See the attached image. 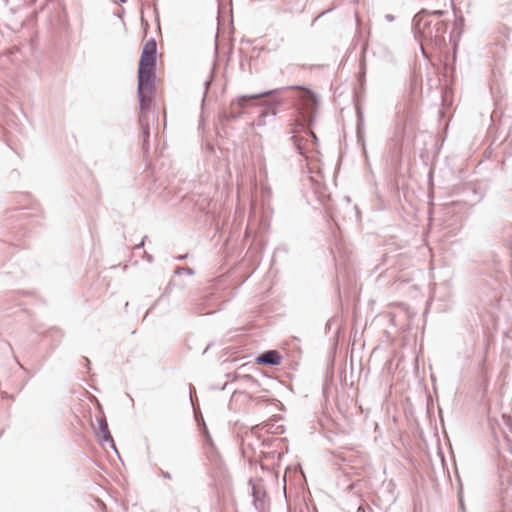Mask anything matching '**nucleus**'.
I'll list each match as a JSON object with an SVG mask.
<instances>
[{"instance_id": "nucleus-14", "label": "nucleus", "mask_w": 512, "mask_h": 512, "mask_svg": "<svg viewBox=\"0 0 512 512\" xmlns=\"http://www.w3.org/2000/svg\"><path fill=\"white\" fill-rule=\"evenodd\" d=\"M365 73H366L365 63L361 62L360 63V72H359V81L360 82H362V80L364 79Z\"/></svg>"}, {"instance_id": "nucleus-29", "label": "nucleus", "mask_w": 512, "mask_h": 512, "mask_svg": "<svg viewBox=\"0 0 512 512\" xmlns=\"http://www.w3.org/2000/svg\"><path fill=\"white\" fill-rule=\"evenodd\" d=\"M155 119H156V116L153 114L152 121H154Z\"/></svg>"}, {"instance_id": "nucleus-10", "label": "nucleus", "mask_w": 512, "mask_h": 512, "mask_svg": "<svg viewBox=\"0 0 512 512\" xmlns=\"http://www.w3.org/2000/svg\"><path fill=\"white\" fill-rule=\"evenodd\" d=\"M464 30V17L459 16L455 18L453 30L450 32V42L456 45V39H459Z\"/></svg>"}, {"instance_id": "nucleus-7", "label": "nucleus", "mask_w": 512, "mask_h": 512, "mask_svg": "<svg viewBox=\"0 0 512 512\" xmlns=\"http://www.w3.org/2000/svg\"><path fill=\"white\" fill-rule=\"evenodd\" d=\"M157 55V43L155 39L151 38L149 39L143 49L139 60L138 66H146V67H153L156 68V59Z\"/></svg>"}, {"instance_id": "nucleus-30", "label": "nucleus", "mask_w": 512, "mask_h": 512, "mask_svg": "<svg viewBox=\"0 0 512 512\" xmlns=\"http://www.w3.org/2000/svg\"><path fill=\"white\" fill-rule=\"evenodd\" d=\"M119 1H120V2H122V3H125V2H126V0H119Z\"/></svg>"}, {"instance_id": "nucleus-5", "label": "nucleus", "mask_w": 512, "mask_h": 512, "mask_svg": "<svg viewBox=\"0 0 512 512\" xmlns=\"http://www.w3.org/2000/svg\"><path fill=\"white\" fill-rule=\"evenodd\" d=\"M156 68L138 66L137 93H153L155 90Z\"/></svg>"}, {"instance_id": "nucleus-12", "label": "nucleus", "mask_w": 512, "mask_h": 512, "mask_svg": "<svg viewBox=\"0 0 512 512\" xmlns=\"http://www.w3.org/2000/svg\"><path fill=\"white\" fill-rule=\"evenodd\" d=\"M200 430L202 432V434L205 436V441L207 444H210V445H213V441H212V438L209 434V431H208V428L205 424H203V427L200 426Z\"/></svg>"}, {"instance_id": "nucleus-24", "label": "nucleus", "mask_w": 512, "mask_h": 512, "mask_svg": "<svg viewBox=\"0 0 512 512\" xmlns=\"http://www.w3.org/2000/svg\"><path fill=\"white\" fill-rule=\"evenodd\" d=\"M85 361H86V366H87V367H89V365H90V360H89V359H87V358H85Z\"/></svg>"}, {"instance_id": "nucleus-21", "label": "nucleus", "mask_w": 512, "mask_h": 512, "mask_svg": "<svg viewBox=\"0 0 512 512\" xmlns=\"http://www.w3.org/2000/svg\"><path fill=\"white\" fill-rule=\"evenodd\" d=\"M192 385H189V390H190V399H191V402L193 403V399H192Z\"/></svg>"}, {"instance_id": "nucleus-3", "label": "nucleus", "mask_w": 512, "mask_h": 512, "mask_svg": "<svg viewBox=\"0 0 512 512\" xmlns=\"http://www.w3.org/2000/svg\"><path fill=\"white\" fill-rule=\"evenodd\" d=\"M448 24V21L438 17H425V13H417L412 21L415 38L434 48H441L445 44ZM421 50L425 54L423 43Z\"/></svg>"}, {"instance_id": "nucleus-16", "label": "nucleus", "mask_w": 512, "mask_h": 512, "mask_svg": "<svg viewBox=\"0 0 512 512\" xmlns=\"http://www.w3.org/2000/svg\"><path fill=\"white\" fill-rule=\"evenodd\" d=\"M161 476L163 478L169 479V480L172 478L171 474L169 472H167V471H164V470H161Z\"/></svg>"}, {"instance_id": "nucleus-6", "label": "nucleus", "mask_w": 512, "mask_h": 512, "mask_svg": "<svg viewBox=\"0 0 512 512\" xmlns=\"http://www.w3.org/2000/svg\"><path fill=\"white\" fill-rule=\"evenodd\" d=\"M249 485L251 486V495L255 509L258 512H265L268 508V500L263 481L250 479Z\"/></svg>"}, {"instance_id": "nucleus-25", "label": "nucleus", "mask_w": 512, "mask_h": 512, "mask_svg": "<svg viewBox=\"0 0 512 512\" xmlns=\"http://www.w3.org/2000/svg\"><path fill=\"white\" fill-rule=\"evenodd\" d=\"M17 363H18V365L20 366V368H21V369L26 370V369L24 368V366H23L19 361H17Z\"/></svg>"}, {"instance_id": "nucleus-17", "label": "nucleus", "mask_w": 512, "mask_h": 512, "mask_svg": "<svg viewBox=\"0 0 512 512\" xmlns=\"http://www.w3.org/2000/svg\"><path fill=\"white\" fill-rule=\"evenodd\" d=\"M145 239H146V236H145V237H143V239L141 240V242H140L139 244L135 245L134 249H140V248H142V247H143V245H144V241H145Z\"/></svg>"}, {"instance_id": "nucleus-8", "label": "nucleus", "mask_w": 512, "mask_h": 512, "mask_svg": "<svg viewBox=\"0 0 512 512\" xmlns=\"http://www.w3.org/2000/svg\"><path fill=\"white\" fill-rule=\"evenodd\" d=\"M281 360L282 355L277 350H267L256 358L258 364L269 366H277Z\"/></svg>"}, {"instance_id": "nucleus-18", "label": "nucleus", "mask_w": 512, "mask_h": 512, "mask_svg": "<svg viewBox=\"0 0 512 512\" xmlns=\"http://www.w3.org/2000/svg\"><path fill=\"white\" fill-rule=\"evenodd\" d=\"M459 508L461 509L462 512H465L464 502L461 497L459 498Z\"/></svg>"}, {"instance_id": "nucleus-20", "label": "nucleus", "mask_w": 512, "mask_h": 512, "mask_svg": "<svg viewBox=\"0 0 512 512\" xmlns=\"http://www.w3.org/2000/svg\"><path fill=\"white\" fill-rule=\"evenodd\" d=\"M385 18H386L388 21H390V22L394 20V16H393V15H390V14H387V15L385 16Z\"/></svg>"}, {"instance_id": "nucleus-27", "label": "nucleus", "mask_w": 512, "mask_h": 512, "mask_svg": "<svg viewBox=\"0 0 512 512\" xmlns=\"http://www.w3.org/2000/svg\"><path fill=\"white\" fill-rule=\"evenodd\" d=\"M321 15H324V12H321V14H318V16H316V19H319V17H321Z\"/></svg>"}, {"instance_id": "nucleus-28", "label": "nucleus", "mask_w": 512, "mask_h": 512, "mask_svg": "<svg viewBox=\"0 0 512 512\" xmlns=\"http://www.w3.org/2000/svg\"><path fill=\"white\" fill-rule=\"evenodd\" d=\"M321 15H324V12H321V14H318V16H316V19H319V17H321Z\"/></svg>"}, {"instance_id": "nucleus-9", "label": "nucleus", "mask_w": 512, "mask_h": 512, "mask_svg": "<svg viewBox=\"0 0 512 512\" xmlns=\"http://www.w3.org/2000/svg\"><path fill=\"white\" fill-rule=\"evenodd\" d=\"M99 432L101 434V437L99 438V441L103 444L105 442L110 443V446L112 449L116 450L115 443L113 441L112 435L108 428V423L106 421V418L103 416L101 418L97 419Z\"/></svg>"}, {"instance_id": "nucleus-22", "label": "nucleus", "mask_w": 512, "mask_h": 512, "mask_svg": "<svg viewBox=\"0 0 512 512\" xmlns=\"http://www.w3.org/2000/svg\"><path fill=\"white\" fill-rule=\"evenodd\" d=\"M357 512H366V510L364 507L360 506L358 507Z\"/></svg>"}, {"instance_id": "nucleus-19", "label": "nucleus", "mask_w": 512, "mask_h": 512, "mask_svg": "<svg viewBox=\"0 0 512 512\" xmlns=\"http://www.w3.org/2000/svg\"><path fill=\"white\" fill-rule=\"evenodd\" d=\"M144 253H145V257H146L147 261L152 262L153 261L152 255L148 254L147 252H144Z\"/></svg>"}, {"instance_id": "nucleus-26", "label": "nucleus", "mask_w": 512, "mask_h": 512, "mask_svg": "<svg viewBox=\"0 0 512 512\" xmlns=\"http://www.w3.org/2000/svg\"><path fill=\"white\" fill-rule=\"evenodd\" d=\"M321 15H324V12H321V14H318V16H316V19H319V17H321Z\"/></svg>"}, {"instance_id": "nucleus-15", "label": "nucleus", "mask_w": 512, "mask_h": 512, "mask_svg": "<svg viewBox=\"0 0 512 512\" xmlns=\"http://www.w3.org/2000/svg\"><path fill=\"white\" fill-rule=\"evenodd\" d=\"M212 78H213V73L211 72L209 78L204 81L205 92H204L203 100L205 99V95L207 93V90H208V88H209V86H210V84L212 82Z\"/></svg>"}, {"instance_id": "nucleus-13", "label": "nucleus", "mask_w": 512, "mask_h": 512, "mask_svg": "<svg viewBox=\"0 0 512 512\" xmlns=\"http://www.w3.org/2000/svg\"><path fill=\"white\" fill-rule=\"evenodd\" d=\"M176 274H182V273H185L187 275H193L194 274V270L190 267H179L176 269L175 271Z\"/></svg>"}, {"instance_id": "nucleus-23", "label": "nucleus", "mask_w": 512, "mask_h": 512, "mask_svg": "<svg viewBox=\"0 0 512 512\" xmlns=\"http://www.w3.org/2000/svg\"><path fill=\"white\" fill-rule=\"evenodd\" d=\"M186 257H187V255L179 256V257H178V260H183V259H185Z\"/></svg>"}, {"instance_id": "nucleus-2", "label": "nucleus", "mask_w": 512, "mask_h": 512, "mask_svg": "<svg viewBox=\"0 0 512 512\" xmlns=\"http://www.w3.org/2000/svg\"><path fill=\"white\" fill-rule=\"evenodd\" d=\"M290 88H276L250 95H242L236 100L231 101L229 109L221 115L222 121H234L244 114V108L250 105L253 100L263 99L259 105L263 106L260 117L268 116L276 117L277 107L283 103V98L279 97V93L288 91Z\"/></svg>"}, {"instance_id": "nucleus-1", "label": "nucleus", "mask_w": 512, "mask_h": 512, "mask_svg": "<svg viewBox=\"0 0 512 512\" xmlns=\"http://www.w3.org/2000/svg\"><path fill=\"white\" fill-rule=\"evenodd\" d=\"M293 93L297 95L296 110L299 119L294 121L288 141L299 155L307 159L310 146H315L318 141L316 134L311 130L318 107V99L310 89L303 88Z\"/></svg>"}, {"instance_id": "nucleus-11", "label": "nucleus", "mask_w": 512, "mask_h": 512, "mask_svg": "<svg viewBox=\"0 0 512 512\" xmlns=\"http://www.w3.org/2000/svg\"><path fill=\"white\" fill-rule=\"evenodd\" d=\"M419 13H425V17H438V19H440V17L445 13V11L435 10V11L429 12V11L423 9Z\"/></svg>"}, {"instance_id": "nucleus-4", "label": "nucleus", "mask_w": 512, "mask_h": 512, "mask_svg": "<svg viewBox=\"0 0 512 512\" xmlns=\"http://www.w3.org/2000/svg\"><path fill=\"white\" fill-rule=\"evenodd\" d=\"M152 93H137L139 100V124L142 134V149L147 154L149 152V139H150V119L149 111L151 107Z\"/></svg>"}]
</instances>
